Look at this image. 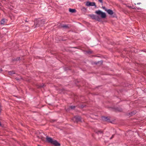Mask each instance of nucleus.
Returning a JSON list of instances; mask_svg holds the SVG:
<instances>
[{"mask_svg": "<svg viewBox=\"0 0 146 146\" xmlns=\"http://www.w3.org/2000/svg\"><path fill=\"white\" fill-rule=\"evenodd\" d=\"M46 140L50 143L53 144L56 146H60V144L58 143L56 141L53 140L51 138L48 137V136L46 137Z\"/></svg>", "mask_w": 146, "mask_h": 146, "instance_id": "f257e3e1", "label": "nucleus"}, {"mask_svg": "<svg viewBox=\"0 0 146 146\" xmlns=\"http://www.w3.org/2000/svg\"><path fill=\"white\" fill-rule=\"evenodd\" d=\"M95 13L99 15H101L102 18H104L106 17V15L105 13H103L100 10H98L95 11Z\"/></svg>", "mask_w": 146, "mask_h": 146, "instance_id": "f03ea898", "label": "nucleus"}, {"mask_svg": "<svg viewBox=\"0 0 146 146\" xmlns=\"http://www.w3.org/2000/svg\"><path fill=\"white\" fill-rule=\"evenodd\" d=\"M89 16L93 19L99 21H100L101 20L100 18L98 16L94 14L90 15Z\"/></svg>", "mask_w": 146, "mask_h": 146, "instance_id": "7ed1b4c3", "label": "nucleus"}, {"mask_svg": "<svg viewBox=\"0 0 146 146\" xmlns=\"http://www.w3.org/2000/svg\"><path fill=\"white\" fill-rule=\"evenodd\" d=\"M86 5L87 6H96L95 2H90L87 1L86 2Z\"/></svg>", "mask_w": 146, "mask_h": 146, "instance_id": "20e7f679", "label": "nucleus"}, {"mask_svg": "<svg viewBox=\"0 0 146 146\" xmlns=\"http://www.w3.org/2000/svg\"><path fill=\"white\" fill-rule=\"evenodd\" d=\"M73 120L76 121L77 122L80 121H81V117L79 116H76L74 117Z\"/></svg>", "mask_w": 146, "mask_h": 146, "instance_id": "39448f33", "label": "nucleus"}, {"mask_svg": "<svg viewBox=\"0 0 146 146\" xmlns=\"http://www.w3.org/2000/svg\"><path fill=\"white\" fill-rule=\"evenodd\" d=\"M6 21H7V20L6 19H3L1 21V24L4 25L5 24Z\"/></svg>", "mask_w": 146, "mask_h": 146, "instance_id": "423d86ee", "label": "nucleus"}, {"mask_svg": "<svg viewBox=\"0 0 146 146\" xmlns=\"http://www.w3.org/2000/svg\"><path fill=\"white\" fill-rule=\"evenodd\" d=\"M106 11L108 14L110 15H112L113 14V11L110 9H108Z\"/></svg>", "mask_w": 146, "mask_h": 146, "instance_id": "0eeeda50", "label": "nucleus"}, {"mask_svg": "<svg viewBox=\"0 0 146 146\" xmlns=\"http://www.w3.org/2000/svg\"><path fill=\"white\" fill-rule=\"evenodd\" d=\"M69 11L71 13H75L76 12V11L75 9H69Z\"/></svg>", "mask_w": 146, "mask_h": 146, "instance_id": "6e6552de", "label": "nucleus"}, {"mask_svg": "<svg viewBox=\"0 0 146 146\" xmlns=\"http://www.w3.org/2000/svg\"><path fill=\"white\" fill-rule=\"evenodd\" d=\"M40 135L38 136V137L40 138H42L44 137L43 135H44V134L43 133H40Z\"/></svg>", "mask_w": 146, "mask_h": 146, "instance_id": "1a4fd4ad", "label": "nucleus"}, {"mask_svg": "<svg viewBox=\"0 0 146 146\" xmlns=\"http://www.w3.org/2000/svg\"><path fill=\"white\" fill-rule=\"evenodd\" d=\"M39 21H40V20H38V23H37V24L36 25V27H38V26H39L41 25L42 24H41V22H39Z\"/></svg>", "mask_w": 146, "mask_h": 146, "instance_id": "9d476101", "label": "nucleus"}, {"mask_svg": "<svg viewBox=\"0 0 146 146\" xmlns=\"http://www.w3.org/2000/svg\"><path fill=\"white\" fill-rule=\"evenodd\" d=\"M39 22H41V24H44L45 23V20L44 19H42V20H40V21H39Z\"/></svg>", "mask_w": 146, "mask_h": 146, "instance_id": "9b49d317", "label": "nucleus"}, {"mask_svg": "<svg viewBox=\"0 0 146 146\" xmlns=\"http://www.w3.org/2000/svg\"><path fill=\"white\" fill-rule=\"evenodd\" d=\"M132 8L133 9H140L139 8L137 7H135L133 5L132 6Z\"/></svg>", "mask_w": 146, "mask_h": 146, "instance_id": "f8f14e48", "label": "nucleus"}, {"mask_svg": "<svg viewBox=\"0 0 146 146\" xmlns=\"http://www.w3.org/2000/svg\"><path fill=\"white\" fill-rule=\"evenodd\" d=\"M62 27L63 28H67L68 27L67 25H63L62 26Z\"/></svg>", "mask_w": 146, "mask_h": 146, "instance_id": "ddd939ff", "label": "nucleus"}, {"mask_svg": "<svg viewBox=\"0 0 146 146\" xmlns=\"http://www.w3.org/2000/svg\"><path fill=\"white\" fill-rule=\"evenodd\" d=\"M9 74L10 75H11L13 74H14V73L12 71H9Z\"/></svg>", "mask_w": 146, "mask_h": 146, "instance_id": "4468645a", "label": "nucleus"}, {"mask_svg": "<svg viewBox=\"0 0 146 146\" xmlns=\"http://www.w3.org/2000/svg\"><path fill=\"white\" fill-rule=\"evenodd\" d=\"M102 8L106 11L108 9H107L106 8L105 6H102Z\"/></svg>", "mask_w": 146, "mask_h": 146, "instance_id": "2eb2a0df", "label": "nucleus"}, {"mask_svg": "<svg viewBox=\"0 0 146 146\" xmlns=\"http://www.w3.org/2000/svg\"><path fill=\"white\" fill-rule=\"evenodd\" d=\"M96 133H97V134H99L102 133V132L101 131H98L96 132Z\"/></svg>", "mask_w": 146, "mask_h": 146, "instance_id": "dca6fc26", "label": "nucleus"}, {"mask_svg": "<svg viewBox=\"0 0 146 146\" xmlns=\"http://www.w3.org/2000/svg\"><path fill=\"white\" fill-rule=\"evenodd\" d=\"M75 108V106H70V108L71 109H74Z\"/></svg>", "mask_w": 146, "mask_h": 146, "instance_id": "f3484780", "label": "nucleus"}, {"mask_svg": "<svg viewBox=\"0 0 146 146\" xmlns=\"http://www.w3.org/2000/svg\"><path fill=\"white\" fill-rule=\"evenodd\" d=\"M104 120L106 121H108L109 120V119L107 118V117H105L104 118Z\"/></svg>", "mask_w": 146, "mask_h": 146, "instance_id": "a211bd4d", "label": "nucleus"}, {"mask_svg": "<svg viewBox=\"0 0 146 146\" xmlns=\"http://www.w3.org/2000/svg\"><path fill=\"white\" fill-rule=\"evenodd\" d=\"M99 2H100L101 3H103V0H98Z\"/></svg>", "mask_w": 146, "mask_h": 146, "instance_id": "6ab92c4d", "label": "nucleus"}, {"mask_svg": "<svg viewBox=\"0 0 146 146\" xmlns=\"http://www.w3.org/2000/svg\"><path fill=\"white\" fill-rule=\"evenodd\" d=\"M114 135H112V137H110V139H111L114 137Z\"/></svg>", "mask_w": 146, "mask_h": 146, "instance_id": "aec40b11", "label": "nucleus"}, {"mask_svg": "<svg viewBox=\"0 0 146 146\" xmlns=\"http://www.w3.org/2000/svg\"><path fill=\"white\" fill-rule=\"evenodd\" d=\"M1 104H0V112H1Z\"/></svg>", "mask_w": 146, "mask_h": 146, "instance_id": "412c9836", "label": "nucleus"}, {"mask_svg": "<svg viewBox=\"0 0 146 146\" xmlns=\"http://www.w3.org/2000/svg\"><path fill=\"white\" fill-rule=\"evenodd\" d=\"M141 4V3H137V4H138V5H139V4Z\"/></svg>", "mask_w": 146, "mask_h": 146, "instance_id": "4be33fe9", "label": "nucleus"}, {"mask_svg": "<svg viewBox=\"0 0 146 146\" xmlns=\"http://www.w3.org/2000/svg\"><path fill=\"white\" fill-rule=\"evenodd\" d=\"M2 71V70L1 69H0V72Z\"/></svg>", "mask_w": 146, "mask_h": 146, "instance_id": "5701e85b", "label": "nucleus"}, {"mask_svg": "<svg viewBox=\"0 0 146 146\" xmlns=\"http://www.w3.org/2000/svg\"><path fill=\"white\" fill-rule=\"evenodd\" d=\"M1 122H0V126H1Z\"/></svg>", "mask_w": 146, "mask_h": 146, "instance_id": "b1692460", "label": "nucleus"}, {"mask_svg": "<svg viewBox=\"0 0 146 146\" xmlns=\"http://www.w3.org/2000/svg\"><path fill=\"white\" fill-rule=\"evenodd\" d=\"M38 146H41L40 145H38Z\"/></svg>", "mask_w": 146, "mask_h": 146, "instance_id": "393cba45", "label": "nucleus"}]
</instances>
